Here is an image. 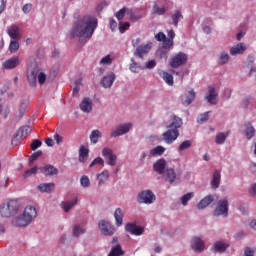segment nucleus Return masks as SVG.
Listing matches in <instances>:
<instances>
[{"mask_svg":"<svg viewBox=\"0 0 256 256\" xmlns=\"http://www.w3.org/2000/svg\"><path fill=\"white\" fill-rule=\"evenodd\" d=\"M97 25V18L92 15H85L74 24L72 37H78L79 41H83V39H91L93 33H95V29H97Z\"/></svg>","mask_w":256,"mask_h":256,"instance_id":"nucleus-1","label":"nucleus"},{"mask_svg":"<svg viewBox=\"0 0 256 256\" xmlns=\"http://www.w3.org/2000/svg\"><path fill=\"white\" fill-rule=\"evenodd\" d=\"M183 127V119L174 116L172 118V122L168 126V130L162 134L163 141L167 143V145H171L173 141H177L179 137V129Z\"/></svg>","mask_w":256,"mask_h":256,"instance_id":"nucleus-2","label":"nucleus"},{"mask_svg":"<svg viewBox=\"0 0 256 256\" xmlns=\"http://www.w3.org/2000/svg\"><path fill=\"white\" fill-rule=\"evenodd\" d=\"M37 217V209L33 206H26L23 214L13 219L15 227H27Z\"/></svg>","mask_w":256,"mask_h":256,"instance_id":"nucleus-3","label":"nucleus"},{"mask_svg":"<svg viewBox=\"0 0 256 256\" xmlns=\"http://www.w3.org/2000/svg\"><path fill=\"white\" fill-rule=\"evenodd\" d=\"M37 79L39 85H45V81H47V74L40 72L37 67L27 71V80L30 87H35V85H37Z\"/></svg>","mask_w":256,"mask_h":256,"instance_id":"nucleus-4","label":"nucleus"},{"mask_svg":"<svg viewBox=\"0 0 256 256\" xmlns=\"http://www.w3.org/2000/svg\"><path fill=\"white\" fill-rule=\"evenodd\" d=\"M19 211V202L17 200H10L0 206L1 217L9 218L15 217Z\"/></svg>","mask_w":256,"mask_h":256,"instance_id":"nucleus-5","label":"nucleus"},{"mask_svg":"<svg viewBox=\"0 0 256 256\" xmlns=\"http://www.w3.org/2000/svg\"><path fill=\"white\" fill-rule=\"evenodd\" d=\"M187 54L183 52H179L178 54H175L172 58L169 60L170 67L172 69H177V67H181V65H185L187 63Z\"/></svg>","mask_w":256,"mask_h":256,"instance_id":"nucleus-6","label":"nucleus"},{"mask_svg":"<svg viewBox=\"0 0 256 256\" xmlns=\"http://www.w3.org/2000/svg\"><path fill=\"white\" fill-rule=\"evenodd\" d=\"M213 215L214 217H219L221 215H225V217H227V215H229V202L225 199L219 200Z\"/></svg>","mask_w":256,"mask_h":256,"instance_id":"nucleus-7","label":"nucleus"},{"mask_svg":"<svg viewBox=\"0 0 256 256\" xmlns=\"http://www.w3.org/2000/svg\"><path fill=\"white\" fill-rule=\"evenodd\" d=\"M102 155L107 163V165H110V167H115L117 165V155L113 153V150L110 148H104L102 150Z\"/></svg>","mask_w":256,"mask_h":256,"instance_id":"nucleus-8","label":"nucleus"},{"mask_svg":"<svg viewBox=\"0 0 256 256\" xmlns=\"http://www.w3.org/2000/svg\"><path fill=\"white\" fill-rule=\"evenodd\" d=\"M155 194L151 190L142 191L137 198L138 203H145L146 205H151L155 201Z\"/></svg>","mask_w":256,"mask_h":256,"instance_id":"nucleus-9","label":"nucleus"},{"mask_svg":"<svg viewBox=\"0 0 256 256\" xmlns=\"http://www.w3.org/2000/svg\"><path fill=\"white\" fill-rule=\"evenodd\" d=\"M153 48V43L148 42L147 44H142L137 46L134 55L135 57H139V59H143L145 55H148L149 51Z\"/></svg>","mask_w":256,"mask_h":256,"instance_id":"nucleus-10","label":"nucleus"},{"mask_svg":"<svg viewBox=\"0 0 256 256\" xmlns=\"http://www.w3.org/2000/svg\"><path fill=\"white\" fill-rule=\"evenodd\" d=\"M98 226L103 235L111 237L115 233V227L105 220L100 221Z\"/></svg>","mask_w":256,"mask_h":256,"instance_id":"nucleus-11","label":"nucleus"},{"mask_svg":"<svg viewBox=\"0 0 256 256\" xmlns=\"http://www.w3.org/2000/svg\"><path fill=\"white\" fill-rule=\"evenodd\" d=\"M131 127H133L131 123L122 124L118 126L116 130L111 132V137H120V135H125V133H129Z\"/></svg>","mask_w":256,"mask_h":256,"instance_id":"nucleus-12","label":"nucleus"},{"mask_svg":"<svg viewBox=\"0 0 256 256\" xmlns=\"http://www.w3.org/2000/svg\"><path fill=\"white\" fill-rule=\"evenodd\" d=\"M191 247L196 253H201L202 251H205V242L199 237H194L191 240Z\"/></svg>","mask_w":256,"mask_h":256,"instance_id":"nucleus-13","label":"nucleus"},{"mask_svg":"<svg viewBox=\"0 0 256 256\" xmlns=\"http://www.w3.org/2000/svg\"><path fill=\"white\" fill-rule=\"evenodd\" d=\"M125 229L131 235H143V232L145 231L143 227L137 226L136 224L133 223L126 224Z\"/></svg>","mask_w":256,"mask_h":256,"instance_id":"nucleus-14","label":"nucleus"},{"mask_svg":"<svg viewBox=\"0 0 256 256\" xmlns=\"http://www.w3.org/2000/svg\"><path fill=\"white\" fill-rule=\"evenodd\" d=\"M217 97H219V94L215 92V87L208 86V95L205 96L206 101H208L210 105H217Z\"/></svg>","mask_w":256,"mask_h":256,"instance_id":"nucleus-15","label":"nucleus"},{"mask_svg":"<svg viewBox=\"0 0 256 256\" xmlns=\"http://www.w3.org/2000/svg\"><path fill=\"white\" fill-rule=\"evenodd\" d=\"M115 73L111 72L108 75L104 76L101 80V85L104 89H109L112 87L113 83L115 82Z\"/></svg>","mask_w":256,"mask_h":256,"instance_id":"nucleus-16","label":"nucleus"},{"mask_svg":"<svg viewBox=\"0 0 256 256\" xmlns=\"http://www.w3.org/2000/svg\"><path fill=\"white\" fill-rule=\"evenodd\" d=\"M165 167H167V161L164 158L158 159L153 165L154 171L159 175L165 173Z\"/></svg>","mask_w":256,"mask_h":256,"instance_id":"nucleus-17","label":"nucleus"},{"mask_svg":"<svg viewBox=\"0 0 256 256\" xmlns=\"http://www.w3.org/2000/svg\"><path fill=\"white\" fill-rule=\"evenodd\" d=\"M80 109L83 113H91L93 111V100L91 98H84L80 103Z\"/></svg>","mask_w":256,"mask_h":256,"instance_id":"nucleus-18","label":"nucleus"},{"mask_svg":"<svg viewBox=\"0 0 256 256\" xmlns=\"http://www.w3.org/2000/svg\"><path fill=\"white\" fill-rule=\"evenodd\" d=\"M40 171L41 173H43V175H57L59 173V170H57V168L51 164H46L42 167H40Z\"/></svg>","mask_w":256,"mask_h":256,"instance_id":"nucleus-19","label":"nucleus"},{"mask_svg":"<svg viewBox=\"0 0 256 256\" xmlns=\"http://www.w3.org/2000/svg\"><path fill=\"white\" fill-rule=\"evenodd\" d=\"M164 179L168 183H175V179H177V173L173 168H167L164 172Z\"/></svg>","mask_w":256,"mask_h":256,"instance_id":"nucleus-20","label":"nucleus"},{"mask_svg":"<svg viewBox=\"0 0 256 256\" xmlns=\"http://www.w3.org/2000/svg\"><path fill=\"white\" fill-rule=\"evenodd\" d=\"M19 65V57L15 56L3 62L4 69H15Z\"/></svg>","mask_w":256,"mask_h":256,"instance_id":"nucleus-21","label":"nucleus"},{"mask_svg":"<svg viewBox=\"0 0 256 256\" xmlns=\"http://www.w3.org/2000/svg\"><path fill=\"white\" fill-rule=\"evenodd\" d=\"M213 201H215V196L208 195L197 204V209H207Z\"/></svg>","mask_w":256,"mask_h":256,"instance_id":"nucleus-22","label":"nucleus"},{"mask_svg":"<svg viewBox=\"0 0 256 256\" xmlns=\"http://www.w3.org/2000/svg\"><path fill=\"white\" fill-rule=\"evenodd\" d=\"M28 107H29L28 102H25V101L21 102L18 110L15 113L16 119H23V116L27 113Z\"/></svg>","mask_w":256,"mask_h":256,"instance_id":"nucleus-23","label":"nucleus"},{"mask_svg":"<svg viewBox=\"0 0 256 256\" xmlns=\"http://www.w3.org/2000/svg\"><path fill=\"white\" fill-rule=\"evenodd\" d=\"M38 191L40 193H51L55 191V183H41L38 185Z\"/></svg>","mask_w":256,"mask_h":256,"instance_id":"nucleus-24","label":"nucleus"},{"mask_svg":"<svg viewBox=\"0 0 256 256\" xmlns=\"http://www.w3.org/2000/svg\"><path fill=\"white\" fill-rule=\"evenodd\" d=\"M247 46L243 43H238L230 49V55H241L245 53Z\"/></svg>","mask_w":256,"mask_h":256,"instance_id":"nucleus-25","label":"nucleus"},{"mask_svg":"<svg viewBox=\"0 0 256 256\" xmlns=\"http://www.w3.org/2000/svg\"><path fill=\"white\" fill-rule=\"evenodd\" d=\"M220 183H221V172H219V170H216L213 173V178L211 181L212 189H219Z\"/></svg>","mask_w":256,"mask_h":256,"instance_id":"nucleus-26","label":"nucleus"},{"mask_svg":"<svg viewBox=\"0 0 256 256\" xmlns=\"http://www.w3.org/2000/svg\"><path fill=\"white\" fill-rule=\"evenodd\" d=\"M8 35L11 39H21V33L19 32V26L12 25L8 28Z\"/></svg>","mask_w":256,"mask_h":256,"instance_id":"nucleus-27","label":"nucleus"},{"mask_svg":"<svg viewBox=\"0 0 256 256\" xmlns=\"http://www.w3.org/2000/svg\"><path fill=\"white\" fill-rule=\"evenodd\" d=\"M246 139L251 140L253 137H255V127L249 122L245 124V130H244Z\"/></svg>","mask_w":256,"mask_h":256,"instance_id":"nucleus-28","label":"nucleus"},{"mask_svg":"<svg viewBox=\"0 0 256 256\" xmlns=\"http://www.w3.org/2000/svg\"><path fill=\"white\" fill-rule=\"evenodd\" d=\"M89 159V150L84 146L79 148V161L80 163H85Z\"/></svg>","mask_w":256,"mask_h":256,"instance_id":"nucleus-29","label":"nucleus"},{"mask_svg":"<svg viewBox=\"0 0 256 256\" xmlns=\"http://www.w3.org/2000/svg\"><path fill=\"white\" fill-rule=\"evenodd\" d=\"M227 247H229V245L222 241H218L212 246V251H216V253H225V251H227Z\"/></svg>","mask_w":256,"mask_h":256,"instance_id":"nucleus-30","label":"nucleus"},{"mask_svg":"<svg viewBox=\"0 0 256 256\" xmlns=\"http://www.w3.org/2000/svg\"><path fill=\"white\" fill-rule=\"evenodd\" d=\"M123 209L117 208L114 212V219L117 227H121L123 225Z\"/></svg>","mask_w":256,"mask_h":256,"instance_id":"nucleus-31","label":"nucleus"},{"mask_svg":"<svg viewBox=\"0 0 256 256\" xmlns=\"http://www.w3.org/2000/svg\"><path fill=\"white\" fill-rule=\"evenodd\" d=\"M160 77H162L163 81L167 83L170 87H173L174 81H173V75H171L169 72L162 71L159 73Z\"/></svg>","mask_w":256,"mask_h":256,"instance_id":"nucleus-32","label":"nucleus"},{"mask_svg":"<svg viewBox=\"0 0 256 256\" xmlns=\"http://www.w3.org/2000/svg\"><path fill=\"white\" fill-rule=\"evenodd\" d=\"M195 100V91H188L187 95L182 99L183 105H191Z\"/></svg>","mask_w":256,"mask_h":256,"instance_id":"nucleus-33","label":"nucleus"},{"mask_svg":"<svg viewBox=\"0 0 256 256\" xmlns=\"http://www.w3.org/2000/svg\"><path fill=\"white\" fill-rule=\"evenodd\" d=\"M98 185H105L109 180V171L104 170L100 174L97 175Z\"/></svg>","mask_w":256,"mask_h":256,"instance_id":"nucleus-34","label":"nucleus"},{"mask_svg":"<svg viewBox=\"0 0 256 256\" xmlns=\"http://www.w3.org/2000/svg\"><path fill=\"white\" fill-rule=\"evenodd\" d=\"M75 205H77V199L61 203V207L64 209L65 213H69V211H71Z\"/></svg>","mask_w":256,"mask_h":256,"instance_id":"nucleus-35","label":"nucleus"},{"mask_svg":"<svg viewBox=\"0 0 256 256\" xmlns=\"http://www.w3.org/2000/svg\"><path fill=\"white\" fill-rule=\"evenodd\" d=\"M101 137H103V135L101 134V131H99L97 129L93 130L90 134V141L94 145H97V143H99V139H101Z\"/></svg>","mask_w":256,"mask_h":256,"instance_id":"nucleus-36","label":"nucleus"},{"mask_svg":"<svg viewBox=\"0 0 256 256\" xmlns=\"http://www.w3.org/2000/svg\"><path fill=\"white\" fill-rule=\"evenodd\" d=\"M125 255V251L121 248V244L116 245L115 247H112L110 253L108 256H122Z\"/></svg>","mask_w":256,"mask_h":256,"instance_id":"nucleus-37","label":"nucleus"},{"mask_svg":"<svg viewBox=\"0 0 256 256\" xmlns=\"http://www.w3.org/2000/svg\"><path fill=\"white\" fill-rule=\"evenodd\" d=\"M17 133H19L20 139H25V137H27V135H31V127L23 126L17 131Z\"/></svg>","mask_w":256,"mask_h":256,"instance_id":"nucleus-38","label":"nucleus"},{"mask_svg":"<svg viewBox=\"0 0 256 256\" xmlns=\"http://www.w3.org/2000/svg\"><path fill=\"white\" fill-rule=\"evenodd\" d=\"M171 17H172V25H174V27H177V25H179V20L183 19V14H181V11L176 10L174 14L171 15Z\"/></svg>","mask_w":256,"mask_h":256,"instance_id":"nucleus-39","label":"nucleus"},{"mask_svg":"<svg viewBox=\"0 0 256 256\" xmlns=\"http://www.w3.org/2000/svg\"><path fill=\"white\" fill-rule=\"evenodd\" d=\"M165 153V147L156 146L154 149L150 151L151 157H157V155H163Z\"/></svg>","mask_w":256,"mask_h":256,"instance_id":"nucleus-40","label":"nucleus"},{"mask_svg":"<svg viewBox=\"0 0 256 256\" xmlns=\"http://www.w3.org/2000/svg\"><path fill=\"white\" fill-rule=\"evenodd\" d=\"M228 133H219L216 135L215 143L216 145H223L225 141L227 140Z\"/></svg>","mask_w":256,"mask_h":256,"instance_id":"nucleus-41","label":"nucleus"},{"mask_svg":"<svg viewBox=\"0 0 256 256\" xmlns=\"http://www.w3.org/2000/svg\"><path fill=\"white\" fill-rule=\"evenodd\" d=\"M152 11L156 15H165L167 9L165 7H159V5L157 3H155L153 5Z\"/></svg>","mask_w":256,"mask_h":256,"instance_id":"nucleus-42","label":"nucleus"},{"mask_svg":"<svg viewBox=\"0 0 256 256\" xmlns=\"http://www.w3.org/2000/svg\"><path fill=\"white\" fill-rule=\"evenodd\" d=\"M81 85H83L82 79H78L75 81V87L73 88V93H72L73 97H77V95H79Z\"/></svg>","mask_w":256,"mask_h":256,"instance_id":"nucleus-43","label":"nucleus"},{"mask_svg":"<svg viewBox=\"0 0 256 256\" xmlns=\"http://www.w3.org/2000/svg\"><path fill=\"white\" fill-rule=\"evenodd\" d=\"M195 194L193 193V192H189V193H187V194H185V195H183L182 197H181V203H182V205H187V203H189V201H191V199H193V196H194Z\"/></svg>","mask_w":256,"mask_h":256,"instance_id":"nucleus-44","label":"nucleus"},{"mask_svg":"<svg viewBox=\"0 0 256 256\" xmlns=\"http://www.w3.org/2000/svg\"><path fill=\"white\" fill-rule=\"evenodd\" d=\"M131 61L132 63L130 64V71H132V73H139L141 71V66L135 62V58H132Z\"/></svg>","mask_w":256,"mask_h":256,"instance_id":"nucleus-45","label":"nucleus"},{"mask_svg":"<svg viewBox=\"0 0 256 256\" xmlns=\"http://www.w3.org/2000/svg\"><path fill=\"white\" fill-rule=\"evenodd\" d=\"M191 145H193V141L191 140H185L184 142H182L179 147H178V151H185V149H189V147H191Z\"/></svg>","mask_w":256,"mask_h":256,"instance_id":"nucleus-46","label":"nucleus"},{"mask_svg":"<svg viewBox=\"0 0 256 256\" xmlns=\"http://www.w3.org/2000/svg\"><path fill=\"white\" fill-rule=\"evenodd\" d=\"M126 15H128L129 19L135 23V21H139V19H141V17L135 15V13H133V9H128L126 11Z\"/></svg>","mask_w":256,"mask_h":256,"instance_id":"nucleus-47","label":"nucleus"},{"mask_svg":"<svg viewBox=\"0 0 256 256\" xmlns=\"http://www.w3.org/2000/svg\"><path fill=\"white\" fill-rule=\"evenodd\" d=\"M80 185L82 187H90L91 186V181L89 180V177L87 175H83L80 178Z\"/></svg>","mask_w":256,"mask_h":256,"instance_id":"nucleus-48","label":"nucleus"},{"mask_svg":"<svg viewBox=\"0 0 256 256\" xmlns=\"http://www.w3.org/2000/svg\"><path fill=\"white\" fill-rule=\"evenodd\" d=\"M9 51L10 53H16V51H19V43L15 40H12L9 45Z\"/></svg>","mask_w":256,"mask_h":256,"instance_id":"nucleus-49","label":"nucleus"},{"mask_svg":"<svg viewBox=\"0 0 256 256\" xmlns=\"http://www.w3.org/2000/svg\"><path fill=\"white\" fill-rule=\"evenodd\" d=\"M42 145H43V141L36 139L32 141L30 147L32 151H37V149H39V147H41Z\"/></svg>","mask_w":256,"mask_h":256,"instance_id":"nucleus-50","label":"nucleus"},{"mask_svg":"<svg viewBox=\"0 0 256 256\" xmlns=\"http://www.w3.org/2000/svg\"><path fill=\"white\" fill-rule=\"evenodd\" d=\"M229 61V54L222 52L220 57H219V64L220 65H225Z\"/></svg>","mask_w":256,"mask_h":256,"instance_id":"nucleus-51","label":"nucleus"},{"mask_svg":"<svg viewBox=\"0 0 256 256\" xmlns=\"http://www.w3.org/2000/svg\"><path fill=\"white\" fill-rule=\"evenodd\" d=\"M21 136L19 134V132H16V134L14 135V137L12 138V145L14 147H17V145H20L21 144Z\"/></svg>","mask_w":256,"mask_h":256,"instance_id":"nucleus-52","label":"nucleus"},{"mask_svg":"<svg viewBox=\"0 0 256 256\" xmlns=\"http://www.w3.org/2000/svg\"><path fill=\"white\" fill-rule=\"evenodd\" d=\"M111 63H113L111 55H107L100 60V65H111Z\"/></svg>","mask_w":256,"mask_h":256,"instance_id":"nucleus-53","label":"nucleus"},{"mask_svg":"<svg viewBox=\"0 0 256 256\" xmlns=\"http://www.w3.org/2000/svg\"><path fill=\"white\" fill-rule=\"evenodd\" d=\"M41 155H43V151H41V150H38V151L34 152V153L29 157L30 163H33L35 160L39 159V157H41Z\"/></svg>","mask_w":256,"mask_h":256,"instance_id":"nucleus-54","label":"nucleus"},{"mask_svg":"<svg viewBox=\"0 0 256 256\" xmlns=\"http://www.w3.org/2000/svg\"><path fill=\"white\" fill-rule=\"evenodd\" d=\"M131 27V24L129 22H119V31L120 33H125L127 29Z\"/></svg>","mask_w":256,"mask_h":256,"instance_id":"nucleus-55","label":"nucleus"},{"mask_svg":"<svg viewBox=\"0 0 256 256\" xmlns=\"http://www.w3.org/2000/svg\"><path fill=\"white\" fill-rule=\"evenodd\" d=\"M83 233H85V229L80 228L79 226H74V229H73L74 237H79L80 235H83Z\"/></svg>","mask_w":256,"mask_h":256,"instance_id":"nucleus-56","label":"nucleus"},{"mask_svg":"<svg viewBox=\"0 0 256 256\" xmlns=\"http://www.w3.org/2000/svg\"><path fill=\"white\" fill-rule=\"evenodd\" d=\"M205 121H209V112L200 114L198 117V123H205Z\"/></svg>","mask_w":256,"mask_h":256,"instance_id":"nucleus-57","label":"nucleus"},{"mask_svg":"<svg viewBox=\"0 0 256 256\" xmlns=\"http://www.w3.org/2000/svg\"><path fill=\"white\" fill-rule=\"evenodd\" d=\"M125 13H127V8H122L120 9L117 13H116V19H118V21H121V19H123V17H125Z\"/></svg>","mask_w":256,"mask_h":256,"instance_id":"nucleus-58","label":"nucleus"},{"mask_svg":"<svg viewBox=\"0 0 256 256\" xmlns=\"http://www.w3.org/2000/svg\"><path fill=\"white\" fill-rule=\"evenodd\" d=\"M104 163H105V160H103V158L97 157L91 162L90 167H93L94 165H104Z\"/></svg>","mask_w":256,"mask_h":256,"instance_id":"nucleus-59","label":"nucleus"},{"mask_svg":"<svg viewBox=\"0 0 256 256\" xmlns=\"http://www.w3.org/2000/svg\"><path fill=\"white\" fill-rule=\"evenodd\" d=\"M37 171H38L37 166H34L33 168H31L25 172L24 177H29L31 175H35V173H37Z\"/></svg>","mask_w":256,"mask_h":256,"instance_id":"nucleus-60","label":"nucleus"},{"mask_svg":"<svg viewBox=\"0 0 256 256\" xmlns=\"http://www.w3.org/2000/svg\"><path fill=\"white\" fill-rule=\"evenodd\" d=\"M156 65H157V62L155 60H150L146 63V65L144 66V69H154Z\"/></svg>","mask_w":256,"mask_h":256,"instance_id":"nucleus-61","label":"nucleus"},{"mask_svg":"<svg viewBox=\"0 0 256 256\" xmlns=\"http://www.w3.org/2000/svg\"><path fill=\"white\" fill-rule=\"evenodd\" d=\"M156 41H165L167 39V36L163 32H159L158 34L155 35Z\"/></svg>","mask_w":256,"mask_h":256,"instance_id":"nucleus-62","label":"nucleus"},{"mask_svg":"<svg viewBox=\"0 0 256 256\" xmlns=\"http://www.w3.org/2000/svg\"><path fill=\"white\" fill-rule=\"evenodd\" d=\"M244 256H255V250L251 249V247H246L244 249Z\"/></svg>","mask_w":256,"mask_h":256,"instance_id":"nucleus-63","label":"nucleus"},{"mask_svg":"<svg viewBox=\"0 0 256 256\" xmlns=\"http://www.w3.org/2000/svg\"><path fill=\"white\" fill-rule=\"evenodd\" d=\"M32 5L31 4H25L22 8L23 13H30L31 9H32Z\"/></svg>","mask_w":256,"mask_h":256,"instance_id":"nucleus-64","label":"nucleus"}]
</instances>
